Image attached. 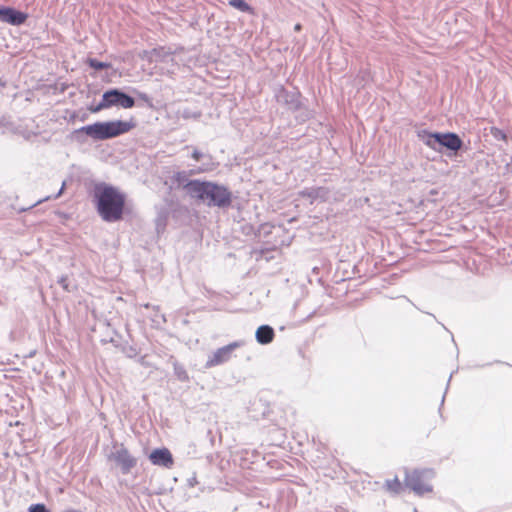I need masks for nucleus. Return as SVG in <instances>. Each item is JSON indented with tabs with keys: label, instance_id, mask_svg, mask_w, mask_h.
<instances>
[{
	"label": "nucleus",
	"instance_id": "f257e3e1",
	"mask_svg": "<svg viewBox=\"0 0 512 512\" xmlns=\"http://www.w3.org/2000/svg\"><path fill=\"white\" fill-rule=\"evenodd\" d=\"M93 204L105 222L121 221L126 213L127 196L118 187L104 182L94 185Z\"/></svg>",
	"mask_w": 512,
	"mask_h": 512
},
{
	"label": "nucleus",
	"instance_id": "f03ea898",
	"mask_svg": "<svg viewBox=\"0 0 512 512\" xmlns=\"http://www.w3.org/2000/svg\"><path fill=\"white\" fill-rule=\"evenodd\" d=\"M184 189L191 198L202 201L208 206L226 207L231 204L230 191L213 182L190 180L184 185Z\"/></svg>",
	"mask_w": 512,
	"mask_h": 512
},
{
	"label": "nucleus",
	"instance_id": "7ed1b4c3",
	"mask_svg": "<svg viewBox=\"0 0 512 512\" xmlns=\"http://www.w3.org/2000/svg\"><path fill=\"white\" fill-rule=\"evenodd\" d=\"M135 126L136 123L133 119L129 121L115 120L87 125L82 127L80 131L93 139L105 140L128 133Z\"/></svg>",
	"mask_w": 512,
	"mask_h": 512
},
{
	"label": "nucleus",
	"instance_id": "20e7f679",
	"mask_svg": "<svg viewBox=\"0 0 512 512\" xmlns=\"http://www.w3.org/2000/svg\"><path fill=\"white\" fill-rule=\"evenodd\" d=\"M420 137L423 139L424 143L430 147L431 149L436 150V143H439L441 146L446 147L452 151H458L462 147V140L455 133H432L428 131H423L420 134Z\"/></svg>",
	"mask_w": 512,
	"mask_h": 512
},
{
	"label": "nucleus",
	"instance_id": "39448f33",
	"mask_svg": "<svg viewBox=\"0 0 512 512\" xmlns=\"http://www.w3.org/2000/svg\"><path fill=\"white\" fill-rule=\"evenodd\" d=\"M433 472L430 470H412L406 472L405 485L418 495H424L433 491L430 479Z\"/></svg>",
	"mask_w": 512,
	"mask_h": 512
},
{
	"label": "nucleus",
	"instance_id": "423d86ee",
	"mask_svg": "<svg viewBox=\"0 0 512 512\" xmlns=\"http://www.w3.org/2000/svg\"><path fill=\"white\" fill-rule=\"evenodd\" d=\"M134 105L135 101L131 96L117 89H111L103 94L101 102L96 107H90L89 110L96 113L112 106H121L122 108L128 109L132 108Z\"/></svg>",
	"mask_w": 512,
	"mask_h": 512
},
{
	"label": "nucleus",
	"instance_id": "0eeeda50",
	"mask_svg": "<svg viewBox=\"0 0 512 512\" xmlns=\"http://www.w3.org/2000/svg\"><path fill=\"white\" fill-rule=\"evenodd\" d=\"M239 346L240 344L238 342H233L217 349L207 360L206 366L215 367L227 362L230 360L232 352Z\"/></svg>",
	"mask_w": 512,
	"mask_h": 512
},
{
	"label": "nucleus",
	"instance_id": "6e6552de",
	"mask_svg": "<svg viewBox=\"0 0 512 512\" xmlns=\"http://www.w3.org/2000/svg\"><path fill=\"white\" fill-rule=\"evenodd\" d=\"M112 457L123 474H128L137 464V459L124 447L118 449Z\"/></svg>",
	"mask_w": 512,
	"mask_h": 512
},
{
	"label": "nucleus",
	"instance_id": "1a4fd4ad",
	"mask_svg": "<svg viewBox=\"0 0 512 512\" xmlns=\"http://www.w3.org/2000/svg\"><path fill=\"white\" fill-rule=\"evenodd\" d=\"M28 15L21 11H17L14 8L2 7L0 8V20L11 25H21L25 23Z\"/></svg>",
	"mask_w": 512,
	"mask_h": 512
},
{
	"label": "nucleus",
	"instance_id": "9d476101",
	"mask_svg": "<svg viewBox=\"0 0 512 512\" xmlns=\"http://www.w3.org/2000/svg\"><path fill=\"white\" fill-rule=\"evenodd\" d=\"M149 460L153 465L166 468H171L174 464L173 456L167 448L153 450L149 455Z\"/></svg>",
	"mask_w": 512,
	"mask_h": 512
},
{
	"label": "nucleus",
	"instance_id": "9b49d317",
	"mask_svg": "<svg viewBox=\"0 0 512 512\" xmlns=\"http://www.w3.org/2000/svg\"><path fill=\"white\" fill-rule=\"evenodd\" d=\"M274 330L268 325L260 326L256 331V339L260 344H269L274 339Z\"/></svg>",
	"mask_w": 512,
	"mask_h": 512
},
{
	"label": "nucleus",
	"instance_id": "f8f14e48",
	"mask_svg": "<svg viewBox=\"0 0 512 512\" xmlns=\"http://www.w3.org/2000/svg\"><path fill=\"white\" fill-rule=\"evenodd\" d=\"M229 5L241 12L254 14V9L245 0H229Z\"/></svg>",
	"mask_w": 512,
	"mask_h": 512
},
{
	"label": "nucleus",
	"instance_id": "ddd939ff",
	"mask_svg": "<svg viewBox=\"0 0 512 512\" xmlns=\"http://www.w3.org/2000/svg\"><path fill=\"white\" fill-rule=\"evenodd\" d=\"M386 487L392 493H399L402 490V483L397 477H395L386 481Z\"/></svg>",
	"mask_w": 512,
	"mask_h": 512
},
{
	"label": "nucleus",
	"instance_id": "4468645a",
	"mask_svg": "<svg viewBox=\"0 0 512 512\" xmlns=\"http://www.w3.org/2000/svg\"><path fill=\"white\" fill-rule=\"evenodd\" d=\"M87 64H88L91 68H93V69H95V70L108 69V68H110V66H111L109 63L100 62V61H98V60H96V59H93V58H89V59L87 60Z\"/></svg>",
	"mask_w": 512,
	"mask_h": 512
},
{
	"label": "nucleus",
	"instance_id": "2eb2a0df",
	"mask_svg": "<svg viewBox=\"0 0 512 512\" xmlns=\"http://www.w3.org/2000/svg\"><path fill=\"white\" fill-rule=\"evenodd\" d=\"M490 132H491L492 136L495 139L501 140V141H504V142L507 141V135H506V133L503 130H501V129L497 128V127H492L490 129Z\"/></svg>",
	"mask_w": 512,
	"mask_h": 512
},
{
	"label": "nucleus",
	"instance_id": "dca6fc26",
	"mask_svg": "<svg viewBox=\"0 0 512 512\" xmlns=\"http://www.w3.org/2000/svg\"><path fill=\"white\" fill-rule=\"evenodd\" d=\"M29 512H50L44 504H34L29 507Z\"/></svg>",
	"mask_w": 512,
	"mask_h": 512
},
{
	"label": "nucleus",
	"instance_id": "f3484780",
	"mask_svg": "<svg viewBox=\"0 0 512 512\" xmlns=\"http://www.w3.org/2000/svg\"><path fill=\"white\" fill-rule=\"evenodd\" d=\"M191 157L194 161L198 162L201 160V158L203 157V154L201 151H199L198 149H194L192 154H191Z\"/></svg>",
	"mask_w": 512,
	"mask_h": 512
},
{
	"label": "nucleus",
	"instance_id": "a211bd4d",
	"mask_svg": "<svg viewBox=\"0 0 512 512\" xmlns=\"http://www.w3.org/2000/svg\"><path fill=\"white\" fill-rule=\"evenodd\" d=\"M184 179V174L183 173H177L175 175V180L178 181L179 183Z\"/></svg>",
	"mask_w": 512,
	"mask_h": 512
},
{
	"label": "nucleus",
	"instance_id": "6ab92c4d",
	"mask_svg": "<svg viewBox=\"0 0 512 512\" xmlns=\"http://www.w3.org/2000/svg\"><path fill=\"white\" fill-rule=\"evenodd\" d=\"M301 29H302V26H301V24H299V23H298V24H296V25L294 26V30H295L296 32L301 31Z\"/></svg>",
	"mask_w": 512,
	"mask_h": 512
}]
</instances>
